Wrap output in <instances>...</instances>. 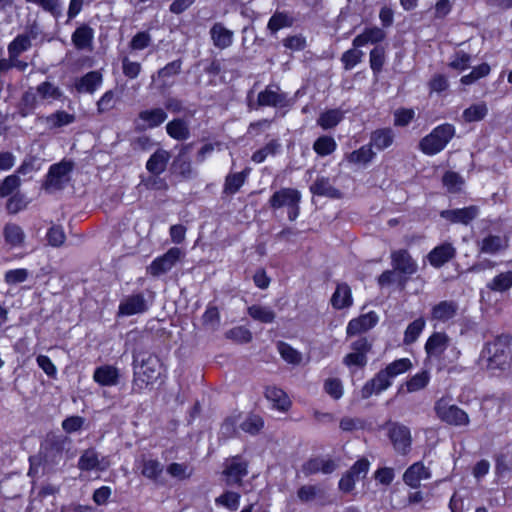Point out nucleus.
I'll return each mask as SVG.
<instances>
[{"instance_id":"e433bc0d","label":"nucleus","mask_w":512,"mask_h":512,"mask_svg":"<svg viewBox=\"0 0 512 512\" xmlns=\"http://www.w3.org/2000/svg\"><path fill=\"white\" fill-rule=\"evenodd\" d=\"M251 318L262 323H272L275 319V312L272 308L263 305H252L248 308Z\"/></svg>"},{"instance_id":"37998d69","label":"nucleus","mask_w":512,"mask_h":512,"mask_svg":"<svg viewBox=\"0 0 512 512\" xmlns=\"http://www.w3.org/2000/svg\"><path fill=\"white\" fill-rule=\"evenodd\" d=\"M426 326L425 320L420 317L408 325L404 332L403 342L406 345L414 343Z\"/></svg>"},{"instance_id":"39448f33","label":"nucleus","mask_w":512,"mask_h":512,"mask_svg":"<svg viewBox=\"0 0 512 512\" xmlns=\"http://www.w3.org/2000/svg\"><path fill=\"white\" fill-rule=\"evenodd\" d=\"M388 437L393 445L394 450L401 455H406L412 444L411 432L408 427L399 423L387 424Z\"/></svg>"},{"instance_id":"4468645a","label":"nucleus","mask_w":512,"mask_h":512,"mask_svg":"<svg viewBox=\"0 0 512 512\" xmlns=\"http://www.w3.org/2000/svg\"><path fill=\"white\" fill-rule=\"evenodd\" d=\"M450 339L446 333L434 332L425 343V352L429 358L439 359L449 346Z\"/></svg>"},{"instance_id":"1a4fd4ad","label":"nucleus","mask_w":512,"mask_h":512,"mask_svg":"<svg viewBox=\"0 0 512 512\" xmlns=\"http://www.w3.org/2000/svg\"><path fill=\"white\" fill-rule=\"evenodd\" d=\"M392 383L393 380L391 377L382 369L371 380L365 383L361 390V396L363 399H367L373 394H379L387 390Z\"/></svg>"},{"instance_id":"f704fd0d","label":"nucleus","mask_w":512,"mask_h":512,"mask_svg":"<svg viewBox=\"0 0 512 512\" xmlns=\"http://www.w3.org/2000/svg\"><path fill=\"white\" fill-rule=\"evenodd\" d=\"M311 192L315 195L326 196L330 198H339L340 192L333 187L327 178H318L310 188Z\"/></svg>"},{"instance_id":"cd10ccee","label":"nucleus","mask_w":512,"mask_h":512,"mask_svg":"<svg viewBox=\"0 0 512 512\" xmlns=\"http://www.w3.org/2000/svg\"><path fill=\"white\" fill-rule=\"evenodd\" d=\"M385 38V33L378 27L367 28L354 38L353 47L359 48L367 44H376Z\"/></svg>"},{"instance_id":"774afa93","label":"nucleus","mask_w":512,"mask_h":512,"mask_svg":"<svg viewBox=\"0 0 512 512\" xmlns=\"http://www.w3.org/2000/svg\"><path fill=\"white\" fill-rule=\"evenodd\" d=\"M471 56L463 51L456 52L449 62V66L458 71H464L469 68Z\"/></svg>"},{"instance_id":"603ef678","label":"nucleus","mask_w":512,"mask_h":512,"mask_svg":"<svg viewBox=\"0 0 512 512\" xmlns=\"http://www.w3.org/2000/svg\"><path fill=\"white\" fill-rule=\"evenodd\" d=\"M490 70V66L487 63H482L477 67H474L469 74L462 76L460 82L463 85H471L486 77L490 73Z\"/></svg>"},{"instance_id":"c85d7f7f","label":"nucleus","mask_w":512,"mask_h":512,"mask_svg":"<svg viewBox=\"0 0 512 512\" xmlns=\"http://www.w3.org/2000/svg\"><path fill=\"white\" fill-rule=\"evenodd\" d=\"M375 157L370 145L361 146L359 149L352 151L345 156V160L356 166H365L369 164Z\"/></svg>"},{"instance_id":"c03bdc74","label":"nucleus","mask_w":512,"mask_h":512,"mask_svg":"<svg viewBox=\"0 0 512 512\" xmlns=\"http://www.w3.org/2000/svg\"><path fill=\"white\" fill-rule=\"evenodd\" d=\"M39 94L37 93V89L30 88L27 90L23 97L21 103V114L23 116H27L31 114L39 104Z\"/></svg>"},{"instance_id":"13d9d810","label":"nucleus","mask_w":512,"mask_h":512,"mask_svg":"<svg viewBox=\"0 0 512 512\" xmlns=\"http://www.w3.org/2000/svg\"><path fill=\"white\" fill-rule=\"evenodd\" d=\"M241 429L249 434H257L264 426L261 417L257 415H250L245 420L239 423Z\"/></svg>"},{"instance_id":"c9c22d12","label":"nucleus","mask_w":512,"mask_h":512,"mask_svg":"<svg viewBox=\"0 0 512 512\" xmlns=\"http://www.w3.org/2000/svg\"><path fill=\"white\" fill-rule=\"evenodd\" d=\"M4 237L11 247L17 248L23 245L25 234L20 226L16 224H7L4 228Z\"/></svg>"},{"instance_id":"0eeeda50","label":"nucleus","mask_w":512,"mask_h":512,"mask_svg":"<svg viewBox=\"0 0 512 512\" xmlns=\"http://www.w3.org/2000/svg\"><path fill=\"white\" fill-rule=\"evenodd\" d=\"M148 310L147 301L143 294H132L124 297L118 307V316L142 314Z\"/></svg>"},{"instance_id":"f257e3e1","label":"nucleus","mask_w":512,"mask_h":512,"mask_svg":"<svg viewBox=\"0 0 512 512\" xmlns=\"http://www.w3.org/2000/svg\"><path fill=\"white\" fill-rule=\"evenodd\" d=\"M510 349L506 338L497 337L487 343L479 357V364L487 370H505L510 365Z\"/></svg>"},{"instance_id":"ea45409f","label":"nucleus","mask_w":512,"mask_h":512,"mask_svg":"<svg viewBox=\"0 0 512 512\" xmlns=\"http://www.w3.org/2000/svg\"><path fill=\"white\" fill-rule=\"evenodd\" d=\"M343 116V112L339 109L327 110L321 113L317 120V123L324 130L331 129L335 127L343 119Z\"/></svg>"},{"instance_id":"aec40b11","label":"nucleus","mask_w":512,"mask_h":512,"mask_svg":"<svg viewBox=\"0 0 512 512\" xmlns=\"http://www.w3.org/2000/svg\"><path fill=\"white\" fill-rule=\"evenodd\" d=\"M458 312V305L454 301H441L434 305L431 311V320L446 323L452 320Z\"/></svg>"},{"instance_id":"bb28decb","label":"nucleus","mask_w":512,"mask_h":512,"mask_svg":"<svg viewBox=\"0 0 512 512\" xmlns=\"http://www.w3.org/2000/svg\"><path fill=\"white\" fill-rule=\"evenodd\" d=\"M94 31L87 25L78 27L72 34V42L79 50L91 49Z\"/></svg>"},{"instance_id":"052dcab7","label":"nucleus","mask_w":512,"mask_h":512,"mask_svg":"<svg viewBox=\"0 0 512 512\" xmlns=\"http://www.w3.org/2000/svg\"><path fill=\"white\" fill-rule=\"evenodd\" d=\"M240 495L235 492H226L216 498V504L228 510L235 511L239 506Z\"/></svg>"},{"instance_id":"5701e85b","label":"nucleus","mask_w":512,"mask_h":512,"mask_svg":"<svg viewBox=\"0 0 512 512\" xmlns=\"http://www.w3.org/2000/svg\"><path fill=\"white\" fill-rule=\"evenodd\" d=\"M224 474L228 484L239 483L247 474V464L242 459L235 457L227 464Z\"/></svg>"},{"instance_id":"6ab92c4d","label":"nucleus","mask_w":512,"mask_h":512,"mask_svg":"<svg viewBox=\"0 0 512 512\" xmlns=\"http://www.w3.org/2000/svg\"><path fill=\"white\" fill-rule=\"evenodd\" d=\"M158 367V359L153 356H148L136 369L135 375L139 380L148 385L152 383L159 375Z\"/></svg>"},{"instance_id":"de8ad7c7","label":"nucleus","mask_w":512,"mask_h":512,"mask_svg":"<svg viewBox=\"0 0 512 512\" xmlns=\"http://www.w3.org/2000/svg\"><path fill=\"white\" fill-rule=\"evenodd\" d=\"M505 242L499 236L489 235L480 244V251L486 254H496L505 248Z\"/></svg>"},{"instance_id":"680f3d73","label":"nucleus","mask_w":512,"mask_h":512,"mask_svg":"<svg viewBox=\"0 0 512 512\" xmlns=\"http://www.w3.org/2000/svg\"><path fill=\"white\" fill-rule=\"evenodd\" d=\"M163 467L157 460H143L142 474L150 479H156L162 473Z\"/></svg>"},{"instance_id":"473e14b6","label":"nucleus","mask_w":512,"mask_h":512,"mask_svg":"<svg viewBox=\"0 0 512 512\" xmlns=\"http://www.w3.org/2000/svg\"><path fill=\"white\" fill-rule=\"evenodd\" d=\"M370 140L371 145L378 150H384L392 145L394 133L390 128L378 129L371 134Z\"/></svg>"},{"instance_id":"a19ab883","label":"nucleus","mask_w":512,"mask_h":512,"mask_svg":"<svg viewBox=\"0 0 512 512\" xmlns=\"http://www.w3.org/2000/svg\"><path fill=\"white\" fill-rule=\"evenodd\" d=\"M442 183L449 193H460L465 181L458 173L447 171L442 178Z\"/></svg>"},{"instance_id":"393cba45","label":"nucleus","mask_w":512,"mask_h":512,"mask_svg":"<svg viewBox=\"0 0 512 512\" xmlns=\"http://www.w3.org/2000/svg\"><path fill=\"white\" fill-rule=\"evenodd\" d=\"M213 44L219 49H225L232 45L233 32L221 23H215L210 29Z\"/></svg>"},{"instance_id":"7c9ffc66","label":"nucleus","mask_w":512,"mask_h":512,"mask_svg":"<svg viewBox=\"0 0 512 512\" xmlns=\"http://www.w3.org/2000/svg\"><path fill=\"white\" fill-rule=\"evenodd\" d=\"M488 114V106L485 102L480 101L471 104L467 107L463 113L462 117L465 122H479L483 120Z\"/></svg>"},{"instance_id":"bf43d9fd","label":"nucleus","mask_w":512,"mask_h":512,"mask_svg":"<svg viewBox=\"0 0 512 512\" xmlns=\"http://www.w3.org/2000/svg\"><path fill=\"white\" fill-rule=\"evenodd\" d=\"M20 184L21 180L16 174L5 177L0 183V196H9L20 186Z\"/></svg>"},{"instance_id":"8fccbe9b","label":"nucleus","mask_w":512,"mask_h":512,"mask_svg":"<svg viewBox=\"0 0 512 512\" xmlns=\"http://www.w3.org/2000/svg\"><path fill=\"white\" fill-rule=\"evenodd\" d=\"M120 97V92L117 93L116 90H108L106 91L97 102V110L99 113H105L112 110L116 103L118 102Z\"/></svg>"},{"instance_id":"2f4dec72","label":"nucleus","mask_w":512,"mask_h":512,"mask_svg":"<svg viewBox=\"0 0 512 512\" xmlns=\"http://www.w3.org/2000/svg\"><path fill=\"white\" fill-rule=\"evenodd\" d=\"M169 158L170 155L167 151L158 150L149 158L146 168L149 172L159 175L165 170Z\"/></svg>"},{"instance_id":"423d86ee","label":"nucleus","mask_w":512,"mask_h":512,"mask_svg":"<svg viewBox=\"0 0 512 512\" xmlns=\"http://www.w3.org/2000/svg\"><path fill=\"white\" fill-rule=\"evenodd\" d=\"M184 256V252L177 247L170 248L165 254L155 258L147 267V272L154 277L169 272Z\"/></svg>"},{"instance_id":"4be33fe9","label":"nucleus","mask_w":512,"mask_h":512,"mask_svg":"<svg viewBox=\"0 0 512 512\" xmlns=\"http://www.w3.org/2000/svg\"><path fill=\"white\" fill-rule=\"evenodd\" d=\"M336 463L330 458H314L303 465V473L306 476L323 473L330 474L336 469Z\"/></svg>"},{"instance_id":"20e7f679","label":"nucleus","mask_w":512,"mask_h":512,"mask_svg":"<svg viewBox=\"0 0 512 512\" xmlns=\"http://www.w3.org/2000/svg\"><path fill=\"white\" fill-rule=\"evenodd\" d=\"M435 412L439 419L450 425L462 426L469 423V417L465 411L451 403L449 398H440L435 403Z\"/></svg>"},{"instance_id":"b1692460","label":"nucleus","mask_w":512,"mask_h":512,"mask_svg":"<svg viewBox=\"0 0 512 512\" xmlns=\"http://www.w3.org/2000/svg\"><path fill=\"white\" fill-rule=\"evenodd\" d=\"M265 395L272 407L280 412H286L291 407L288 395L280 388L268 387Z\"/></svg>"},{"instance_id":"4d7b16f0","label":"nucleus","mask_w":512,"mask_h":512,"mask_svg":"<svg viewBox=\"0 0 512 512\" xmlns=\"http://www.w3.org/2000/svg\"><path fill=\"white\" fill-rule=\"evenodd\" d=\"M173 169L183 177H190L192 174L191 162L188 159L185 150H182L173 162Z\"/></svg>"},{"instance_id":"49530a36","label":"nucleus","mask_w":512,"mask_h":512,"mask_svg":"<svg viewBox=\"0 0 512 512\" xmlns=\"http://www.w3.org/2000/svg\"><path fill=\"white\" fill-rule=\"evenodd\" d=\"M413 367L409 358H400L388 364L384 370L391 377L392 380L398 375L404 374Z\"/></svg>"},{"instance_id":"f8f14e48","label":"nucleus","mask_w":512,"mask_h":512,"mask_svg":"<svg viewBox=\"0 0 512 512\" xmlns=\"http://www.w3.org/2000/svg\"><path fill=\"white\" fill-rule=\"evenodd\" d=\"M456 255V248L448 242L433 248L427 255L428 262L435 268H440Z\"/></svg>"},{"instance_id":"58836bf2","label":"nucleus","mask_w":512,"mask_h":512,"mask_svg":"<svg viewBox=\"0 0 512 512\" xmlns=\"http://www.w3.org/2000/svg\"><path fill=\"white\" fill-rule=\"evenodd\" d=\"M36 89L41 100H60L63 96L62 90L49 81L40 83Z\"/></svg>"},{"instance_id":"ddd939ff","label":"nucleus","mask_w":512,"mask_h":512,"mask_svg":"<svg viewBox=\"0 0 512 512\" xmlns=\"http://www.w3.org/2000/svg\"><path fill=\"white\" fill-rule=\"evenodd\" d=\"M478 214L479 209L477 206H469L461 209L443 210L441 211L440 216L452 223L468 225L478 216Z\"/></svg>"},{"instance_id":"6e6552de","label":"nucleus","mask_w":512,"mask_h":512,"mask_svg":"<svg viewBox=\"0 0 512 512\" xmlns=\"http://www.w3.org/2000/svg\"><path fill=\"white\" fill-rule=\"evenodd\" d=\"M257 103L259 106L284 108L289 105V100L287 95L282 93L278 86L268 85L258 94Z\"/></svg>"},{"instance_id":"f03ea898","label":"nucleus","mask_w":512,"mask_h":512,"mask_svg":"<svg viewBox=\"0 0 512 512\" xmlns=\"http://www.w3.org/2000/svg\"><path fill=\"white\" fill-rule=\"evenodd\" d=\"M454 135L455 127L452 124H441L421 139L419 148L425 155H436L447 146Z\"/></svg>"},{"instance_id":"a18cd8bd","label":"nucleus","mask_w":512,"mask_h":512,"mask_svg":"<svg viewBox=\"0 0 512 512\" xmlns=\"http://www.w3.org/2000/svg\"><path fill=\"white\" fill-rule=\"evenodd\" d=\"M430 381L428 371H421L412 376L406 383V391L409 393L417 392L424 389Z\"/></svg>"},{"instance_id":"9d476101","label":"nucleus","mask_w":512,"mask_h":512,"mask_svg":"<svg viewBox=\"0 0 512 512\" xmlns=\"http://www.w3.org/2000/svg\"><path fill=\"white\" fill-rule=\"evenodd\" d=\"M166 119L167 114L164 109L152 108L141 111L136 124L140 130H147L160 126Z\"/></svg>"},{"instance_id":"c756f323","label":"nucleus","mask_w":512,"mask_h":512,"mask_svg":"<svg viewBox=\"0 0 512 512\" xmlns=\"http://www.w3.org/2000/svg\"><path fill=\"white\" fill-rule=\"evenodd\" d=\"M331 303L336 309H343L352 304L351 289L347 284H338L332 295Z\"/></svg>"},{"instance_id":"4c0bfd02","label":"nucleus","mask_w":512,"mask_h":512,"mask_svg":"<svg viewBox=\"0 0 512 512\" xmlns=\"http://www.w3.org/2000/svg\"><path fill=\"white\" fill-rule=\"evenodd\" d=\"M167 134L176 140H185L189 137L188 124L182 119H174L166 125Z\"/></svg>"},{"instance_id":"f3484780","label":"nucleus","mask_w":512,"mask_h":512,"mask_svg":"<svg viewBox=\"0 0 512 512\" xmlns=\"http://www.w3.org/2000/svg\"><path fill=\"white\" fill-rule=\"evenodd\" d=\"M430 477V470L422 462H416L406 469L403 474V481L411 488H418L422 480Z\"/></svg>"},{"instance_id":"dca6fc26","label":"nucleus","mask_w":512,"mask_h":512,"mask_svg":"<svg viewBox=\"0 0 512 512\" xmlns=\"http://www.w3.org/2000/svg\"><path fill=\"white\" fill-rule=\"evenodd\" d=\"M392 266L395 271L404 275H412L417 271V263L406 250H397L391 254Z\"/></svg>"},{"instance_id":"79ce46f5","label":"nucleus","mask_w":512,"mask_h":512,"mask_svg":"<svg viewBox=\"0 0 512 512\" xmlns=\"http://www.w3.org/2000/svg\"><path fill=\"white\" fill-rule=\"evenodd\" d=\"M31 47V39L28 35H18L8 45V55L15 58L20 56L23 52L27 51Z\"/></svg>"},{"instance_id":"5fc2aeb1","label":"nucleus","mask_w":512,"mask_h":512,"mask_svg":"<svg viewBox=\"0 0 512 512\" xmlns=\"http://www.w3.org/2000/svg\"><path fill=\"white\" fill-rule=\"evenodd\" d=\"M370 462L366 458H361L357 460L349 471L346 472L348 476H351L354 482H358L361 479H364L369 471Z\"/></svg>"},{"instance_id":"7ed1b4c3","label":"nucleus","mask_w":512,"mask_h":512,"mask_svg":"<svg viewBox=\"0 0 512 512\" xmlns=\"http://www.w3.org/2000/svg\"><path fill=\"white\" fill-rule=\"evenodd\" d=\"M302 195L299 190L294 188H281L273 193L269 199V204L274 209L286 207L290 221L297 219L300 213V201Z\"/></svg>"},{"instance_id":"0e129e2a","label":"nucleus","mask_w":512,"mask_h":512,"mask_svg":"<svg viewBox=\"0 0 512 512\" xmlns=\"http://www.w3.org/2000/svg\"><path fill=\"white\" fill-rule=\"evenodd\" d=\"M203 324L212 330H216L220 324V314L215 306H208L202 316Z\"/></svg>"},{"instance_id":"2eb2a0df","label":"nucleus","mask_w":512,"mask_h":512,"mask_svg":"<svg viewBox=\"0 0 512 512\" xmlns=\"http://www.w3.org/2000/svg\"><path fill=\"white\" fill-rule=\"evenodd\" d=\"M378 322V316L375 312H369L358 318L349 321L346 333L348 336H354L373 328Z\"/></svg>"},{"instance_id":"3c124183","label":"nucleus","mask_w":512,"mask_h":512,"mask_svg":"<svg viewBox=\"0 0 512 512\" xmlns=\"http://www.w3.org/2000/svg\"><path fill=\"white\" fill-rule=\"evenodd\" d=\"M277 349L281 357L289 364L298 365L302 361L301 353L285 342H279Z\"/></svg>"},{"instance_id":"a878e982","label":"nucleus","mask_w":512,"mask_h":512,"mask_svg":"<svg viewBox=\"0 0 512 512\" xmlns=\"http://www.w3.org/2000/svg\"><path fill=\"white\" fill-rule=\"evenodd\" d=\"M39 120L49 129H56L73 123L75 116L66 111L58 110L50 115L39 117Z\"/></svg>"},{"instance_id":"412c9836","label":"nucleus","mask_w":512,"mask_h":512,"mask_svg":"<svg viewBox=\"0 0 512 512\" xmlns=\"http://www.w3.org/2000/svg\"><path fill=\"white\" fill-rule=\"evenodd\" d=\"M119 370L112 365H103L95 369L93 380L101 386H115L119 382Z\"/></svg>"},{"instance_id":"09e8293b","label":"nucleus","mask_w":512,"mask_h":512,"mask_svg":"<svg viewBox=\"0 0 512 512\" xmlns=\"http://www.w3.org/2000/svg\"><path fill=\"white\" fill-rule=\"evenodd\" d=\"M336 147V141L330 136H321L313 144L314 151L320 156L332 154Z\"/></svg>"},{"instance_id":"6e6d98bb","label":"nucleus","mask_w":512,"mask_h":512,"mask_svg":"<svg viewBox=\"0 0 512 512\" xmlns=\"http://www.w3.org/2000/svg\"><path fill=\"white\" fill-rule=\"evenodd\" d=\"M246 179V174L244 172H238L229 174L226 177L224 192L226 194H235L242 187Z\"/></svg>"},{"instance_id":"e2e57ef3","label":"nucleus","mask_w":512,"mask_h":512,"mask_svg":"<svg viewBox=\"0 0 512 512\" xmlns=\"http://www.w3.org/2000/svg\"><path fill=\"white\" fill-rule=\"evenodd\" d=\"M29 276V271L25 268H17L6 271L4 280L9 285H15L25 282Z\"/></svg>"},{"instance_id":"9b49d317","label":"nucleus","mask_w":512,"mask_h":512,"mask_svg":"<svg viewBox=\"0 0 512 512\" xmlns=\"http://www.w3.org/2000/svg\"><path fill=\"white\" fill-rule=\"evenodd\" d=\"M110 466V461L106 457L101 459L94 449H88L83 452L78 460V468L83 471L98 470L104 471Z\"/></svg>"},{"instance_id":"72a5a7b5","label":"nucleus","mask_w":512,"mask_h":512,"mask_svg":"<svg viewBox=\"0 0 512 512\" xmlns=\"http://www.w3.org/2000/svg\"><path fill=\"white\" fill-rule=\"evenodd\" d=\"M71 171V165L69 163L54 164L50 167L48 174V181L50 185L60 186L64 181L67 180V176Z\"/></svg>"},{"instance_id":"338daca9","label":"nucleus","mask_w":512,"mask_h":512,"mask_svg":"<svg viewBox=\"0 0 512 512\" xmlns=\"http://www.w3.org/2000/svg\"><path fill=\"white\" fill-rule=\"evenodd\" d=\"M362 57H363V52L354 47L353 49L346 51L342 55L341 60L344 64V68L346 70H350V69L354 68L358 63L361 62Z\"/></svg>"},{"instance_id":"69168bd1","label":"nucleus","mask_w":512,"mask_h":512,"mask_svg":"<svg viewBox=\"0 0 512 512\" xmlns=\"http://www.w3.org/2000/svg\"><path fill=\"white\" fill-rule=\"evenodd\" d=\"M46 238L51 246L59 247L65 242L66 236L61 226L53 225L47 231Z\"/></svg>"},{"instance_id":"864d4df0","label":"nucleus","mask_w":512,"mask_h":512,"mask_svg":"<svg viewBox=\"0 0 512 512\" xmlns=\"http://www.w3.org/2000/svg\"><path fill=\"white\" fill-rule=\"evenodd\" d=\"M512 287V271H507L497 275L489 284L488 288L497 291L504 292Z\"/></svg>"},{"instance_id":"a211bd4d","label":"nucleus","mask_w":512,"mask_h":512,"mask_svg":"<svg viewBox=\"0 0 512 512\" xmlns=\"http://www.w3.org/2000/svg\"><path fill=\"white\" fill-rule=\"evenodd\" d=\"M103 83L102 74L98 71H91L76 79L75 89L78 93H94Z\"/></svg>"}]
</instances>
